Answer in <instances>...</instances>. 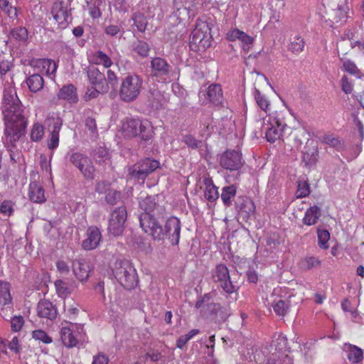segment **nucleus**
<instances>
[{
	"mask_svg": "<svg viewBox=\"0 0 364 364\" xmlns=\"http://www.w3.org/2000/svg\"><path fill=\"white\" fill-rule=\"evenodd\" d=\"M0 212L4 215L10 216L13 212V203L10 200H4L0 205Z\"/></svg>",
	"mask_w": 364,
	"mask_h": 364,
	"instance_id": "bf43d9fd",
	"label": "nucleus"
},
{
	"mask_svg": "<svg viewBox=\"0 0 364 364\" xmlns=\"http://www.w3.org/2000/svg\"><path fill=\"white\" fill-rule=\"evenodd\" d=\"M287 339L283 335H278L274 337L272 342V348H274L275 350L279 353L283 352L287 348Z\"/></svg>",
	"mask_w": 364,
	"mask_h": 364,
	"instance_id": "37998d69",
	"label": "nucleus"
},
{
	"mask_svg": "<svg viewBox=\"0 0 364 364\" xmlns=\"http://www.w3.org/2000/svg\"><path fill=\"white\" fill-rule=\"evenodd\" d=\"M44 134V128L39 124L36 123L33 124V128L31 131V139L33 141H40Z\"/></svg>",
	"mask_w": 364,
	"mask_h": 364,
	"instance_id": "864d4df0",
	"label": "nucleus"
},
{
	"mask_svg": "<svg viewBox=\"0 0 364 364\" xmlns=\"http://www.w3.org/2000/svg\"><path fill=\"white\" fill-rule=\"evenodd\" d=\"M9 38L17 41L25 43L28 39V31L25 27L13 28L10 32Z\"/></svg>",
	"mask_w": 364,
	"mask_h": 364,
	"instance_id": "ea45409f",
	"label": "nucleus"
},
{
	"mask_svg": "<svg viewBox=\"0 0 364 364\" xmlns=\"http://www.w3.org/2000/svg\"><path fill=\"white\" fill-rule=\"evenodd\" d=\"M151 75L164 80L173 75V68L167 60L161 57L153 58L150 63Z\"/></svg>",
	"mask_w": 364,
	"mask_h": 364,
	"instance_id": "4468645a",
	"label": "nucleus"
},
{
	"mask_svg": "<svg viewBox=\"0 0 364 364\" xmlns=\"http://www.w3.org/2000/svg\"><path fill=\"white\" fill-rule=\"evenodd\" d=\"M321 141L322 143L334 148L338 151H343L346 149L344 141L333 134H325L321 136Z\"/></svg>",
	"mask_w": 364,
	"mask_h": 364,
	"instance_id": "7c9ffc66",
	"label": "nucleus"
},
{
	"mask_svg": "<svg viewBox=\"0 0 364 364\" xmlns=\"http://www.w3.org/2000/svg\"><path fill=\"white\" fill-rule=\"evenodd\" d=\"M132 20L139 32L143 33L145 31L148 22L144 14L140 12H135L132 16Z\"/></svg>",
	"mask_w": 364,
	"mask_h": 364,
	"instance_id": "58836bf2",
	"label": "nucleus"
},
{
	"mask_svg": "<svg viewBox=\"0 0 364 364\" xmlns=\"http://www.w3.org/2000/svg\"><path fill=\"white\" fill-rule=\"evenodd\" d=\"M102 235L97 227H90L86 233V238L82 241V247L84 250H94L100 244Z\"/></svg>",
	"mask_w": 364,
	"mask_h": 364,
	"instance_id": "5701e85b",
	"label": "nucleus"
},
{
	"mask_svg": "<svg viewBox=\"0 0 364 364\" xmlns=\"http://www.w3.org/2000/svg\"><path fill=\"white\" fill-rule=\"evenodd\" d=\"M236 191L237 188L235 185L225 186L223 188L221 199L225 205L230 206L231 205V199L235 197Z\"/></svg>",
	"mask_w": 364,
	"mask_h": 364,
	"instance_id": "e433bc0d",
	"label": "nucleus"
},
{
	"mask_svg": "<svg viewBox=\"0 0 364 364\" xmlns=\"http://www.w3.org/2000/svg\"><path fill=\"white\" fill-rule=\"evenodd\" d=\"M50 13L61 28H66L72 20L70 10L68 9L67 4L62 1L53 2Z\"/></svg>",
	"mask_w": 364,
	"mask_h": 364,
	"instance_id": "ddd939ff",
	"label": "nucleus"
},
{
	"mask_svg": "<svg viewBox=\"0 0 364 364\" xmlns=\"http://www.w3.org/2000/svg\"><path fill=\"white\" fill-rule=\"evenodd\" d=\"M147 99L149 105L153 109H161L166 102L164 94L158 89H150L148 92Z\"/></svg>",
	"mask_w": 364,
	"mask_h": 364,
	"instance_id": "a878e982",
	"label": "nucleus"
},
{
	"mask_svg": "<svg viewBox=\"0 0 364 364\" xmlns=\"http://www.w3.org/2000/svg\"><path fill=\"white\" fill-rule=\"evenodd\" d=\"M58 97L70 103H77L78 102L77 88L73 84L63 85L58 93Z\"/></svg>",
	"mask_w": 364,
	"mask_h": 364,
	"instance_id": "393cba45",
	"label": "nucleus"
},
{
	"mask_svg": "<svg viewBox=\"0 0 364 364\" xmlns=\"http://www.w3.org/2000/svg\"><path fill=\"white\" fill-rule=\"evenodd\" d=\"M9 284L0 281V314L6 318L12 313Z\"/></svg>",
	"mask_w": 364,
	"mask_h": 364,
	"instance_id": "a211bd4d",
	"label": "nucleus"
},
{
	"mask_svg": "<svg viewBox=\"0 0 364 364\" xmlns=\"http://www.w3.org/2000/svg\"><path fill=\"white\" fill-rule=\"evenodd\" d=\"M343 349L346 353L347 358L353 364H359L362 361L363 353L361 348L346 343Z\"/></svg>",
	"mask_w": 364,
	"mask_h": 364,
	"instance_id": "bb28decb",
	"label": "nucleus"
},
{
	"mask_svg": "<svg viewBox=\"0 0 364 364\" xmlns=\"http://www.w3.org/2000/svg\"><path fill=\"white\" fill-rule=\"evenodd\" d=\"M37 314L39 317L53 320L56 318L57 310L48 300H41L37 305Z\"/></svg>",
	"mask_w": 364,
	"mask_h": 364,
	"instance_id": "b1692460",
	"label": "nucleus"
},
{
	"mask_svg": "<svg viewBox=\"0 0 364 364\" xmlns=\"http://www.w3.org/2000/svg\"><path fill=\"white\" fill-rule=\"evenodd\" d=\"M8 348L14 351L15 353H19L21 350V346L19 344L18 339L16 336H14L11 341L8 343Z\"/></svg>",
	"mask_w": 364,
	"mask_h": 364,
	"instance_id": "338daca9",
	"label": "nucleus"
},
{
	"mask_svg": "<svg viewBox=\"0 0 364 364\" xmlns=\"http://www.w3.org/2000/svg\"><path fill=\"white\" fill-rule=\"evenodd\" d=\"M213 278L226 293L232 294L237 290L236 286L230 280V272L225 265H218L213 272Z\"/></svg>",
	"mask_w": 364,
	"mask_h": 364,
	"instance_id": "f8f14e48",
	"label": "nucleus"
},
{
	"mask_svg": "<svg viewBox=\"0 0 364 364\" xmlns=\"http://www.w3.org/2000/svg\"><path fill=\"white\" fill-rule=\"evenodd\" d=\"M121 198V193L117 191H109L106 196V200L111 205L116 204Z\"/></svg>",
	"mask_w": 364,
	"mask_h": 364,
	"instance_id": "052dcab7",
	"label": "nucleus"
},
{
	"mask_svg": "<svg viewBox=\"0 0 364 364\" xmlns=\"http://www.w3.org/2000/svg\"><path fill=\"white\" fill-rule=\"evenodd\" d=\"M72 268L74 275L80 282H85L89 278L92 269L90 262L83 259L73 260Z\"/></svg>",
	"mask_w": 364,
	"mask_h": 364,
	"instance_id": "4be33fe9",
	"label": "nucleus"
},
{
	"mask_svg": "<svg viewBox=\"0 0 364 364\" xmlns=\"http://www.w3.org/2000/svg\"><path fill=\"white\" fill-rule=\"evenodd\" d=\"M60 337L63 343L68 348L77 345L82 339V328L74 323H68L60 329Z\"/></svg>",
	"mask_w": 364,
	"mask_h": 364,
	"instance_id": "9d476101",
	"label": "nucleus"
},
{
	"mask_svg": "<svg viewBox=\"0 0 364 364\" xmlns=\"http://www.w3.org/2000/svg\"><path fill=\"white\" fill-rule=\"evenodd\" d=\"M182 141L184 142L189 148L197 149L200 146L202 141L196 139L191 134H186L183 136Z\"/></svg>",
	"mask_w": 364,
	"mask_h": 364,
	"instance_id": "6e6d98bb",
	"label": "nucleus"
},
{
	"mask_svg": "<svg viewBox=\"0 0 364 364\" xmlns=\"http://www.w3.org/2000/svg\"><path fill=\"white\" fill-rule=\"evenodd\" d=\"M160 167L159 161L151 158H146L141 160L138 164L129 169V180L144 181L149 174L155 171Z\"/></svg>",
	"mask_w": 364,
	"mask_h": 364,
	"instance_id": "423d86ee",
	"label": "nucleus"
},
{
	"mask_svg": "<svg viewBox=\"0 0 364 364\" xmlns=\"http://www.w3.org/2000/svg\"><path fill=\"white\" fill-rule=\"evenodd\" d=\"M267 126L266 139L268 141L273 143L280 139L287 124L276 117H270Z\"/></svg>",
	"mask_w": 364,
	"mask_h": 364,
	"instance_id": "f3484780",
	"label": "nucleus"
},
{
	"mask_svg": "<svg viewBox=\"0 0 364 364\" xmlns=\"http://www.w3.org/2000/svg\"><path fill=\"white\" fill-rule=\"evenodd\" d=\"M157 216L148 213H141L139 217L140 226L144 232L150 235L154 240H161L165 233L161 224L157 221Z\"/></svg>",
	"mask_w": 364,
	"mask_h": 364,
	"instance_id": "6e6552de",
	"label": "nucleus"
},
{
	"mask_svg": "<svg viewBox=\"0 0 364 364\" xmlns=\"http://www.w3.org/2000/svg\"><path fill=\"white\" fill-rule=\"evenodd\" d=\"M341 89L346 94H350L353 91V85L347 76L343 75L341 80Z\"/></svg>",
	"mask_w": 364,
	"mask_h": 364,
	"instance_id": "e2e57ef3",
	"label": "nucleus"
},
{
	"mask_svg": "<svg viewBox=\"0 0 364 364\" xmlns=\"http://www.w3.org/2000/svg\"><path fill=\"white\" fill-rule=\"evenodd\" d=\"M353 43H355L354 41L350 39H342L337 46L338 53H341L343 55H346L350 48L353 49L355 48Z\"/></svg>",
	"mask_w": 364,
	"mask_h": 364,
	"instance_id": "603ef678",
	"label": "nucleus"
},
{
	"mask_svg": "<svg viewBox=\"0 0 364 364\" xmlns=\"http://www.w3.org/2000/svg\"><path fill=\"white\" fill-rule=\"evenodd\" d=\"M91 154L96 162L99 164L109 161L111 159L109 149L102 146H99L94 149Z\"/></svg>",
	"mask_w": 364,
	"mask_h": 364,
	"instance_id": "72a5a7b5",
	"label": "nucleus"
},
{
	"mask_svg": "<svg viewBox=\"0 0 364 364\" xmlns=\"http://www.w3.org/2000/svg\"><path fill=\"white\" fill-rule=\"evenodd\" d=\"M208 100L215 105L223 104V95L221 86L219 84L210 85L207 91Z\"/></svg>",
	"mask_w": 364,
	"mask_h": 364,
	"instance_id": "cd10ccee",
	"label": "nucleus"
},
{
	"mask_svg": "<svg viewBox=\"0 0 364 364\" xmlns=\"http://www.w3.org/2000/svg\"><path fill=\"white\" fill-rule=\"evenodd\" d=\"M348 11V6H347L345 1L341 3H338L336 8L333 9L330 12L329 15L332 18L333 22L345 21L347 18V12Z\"/></svg>",
	"mask_w": 364,
	"mask_h": 364,
	"instance_id": "c85d7f7f",
	"label": "nucleus"
},
{
	"mask_svg": "<svg viewBox=\"0 0 364 364\" xmlns=\"http://www.w3.org/2000/svg\"><path fill=\"white\" fill-rule=\"evenodd\" d=\"M318 245L320 248L326 250L328 248V240L330 239V233L326 230L318 229Z\"/></svg>",
	"mask_w": 364,
	"mask_h": 364,
	"instance_id": "c03bdc74",
	"label": "nucleus"
},
{
	"mask_svg": "<svg viewBox=\"0 0 364 364\" xmlns=\"http://www.w3.org/2000/svg\"><path fill=\"white\" fill-rule=\"evenodd\" d=\"M108 92H102L101 88H98L95 86H88L87 87V90L83 96V98L85 101H90L93 99H96L99 97L100 95H104L107 93Z\"/></svg>",
	"mask_w": 364,
	"mask_h": 364,
	"instance_id": "49530a36",
	"label": "nucleus"
},
{
	"mask_svg": "<svg viewBox=\"0 0 364 364\" xmlns=\"http://www.w3.org/2000/svg\"><path fill=\"white\" fill-rule=\"evenodd\" d=\"M127 218V209L124 206L114 210L109 218L108 231L112 235L117 237L122 235L125 228Z\"/></svg>",
	"mask_w": 364,
	"mask_h": 364,
	"instance_id": "1a4fd4ad",
	"label": "nucleus"
},
{
	"mask_svg": "<svg viewBox=\"0 0 364 364\" xmlns=\"http://www.w3.org/2000/svg\"><path fill=\"white\" fill-rule=\"evenodd\" d=\"M1 108L5 124L4 143L15 147L16 143L25 134L28 124L24 107L15 90L4 91Z\"/></svg>",
	"mask_w": 364,
	"mask_h": 364,
	"instance_id": "f257e3e1",
	"label": "nucleus"
},
{
	"mask_svg": "<svg viewBox=\"0 0 364 364\" xmlns=\"http://www.w3.org/2000/svg\"><path fill=\"white\" fill-rule=\"evenodd\" d=\"M107 82L108 83V85H111V87L115 90L118 85V78L117 77V75L111 70H108L107 72Z\"/></svg>",
	"mask_w": 364,
	"mask_h": 364,
	"instance_id": "680f3d73",
	"label": "nucleus"
},
{
	"mask_svg": "<svg viewBox=\"0 0 364 364\" xmlns=\"http://www.w3.org/2000/svg\"><path fill=\"white\" fill-rule=\"evenodd\" d=\"M55 287L57 294L61 298L64 299L70 294L67 283L61 279H58L55 282Z\"/></svg>",
	"mask_w": 364,
	"mask_h": 364,
	"instance_id": "de8ad7c7",
	"label": "nucleus"
},
{
	"mask_svg": "<svg viewBox=\"0 0 364 364\" xmlns=\"http://www.w3.org/2000/svg\"><path fill=\"white\" fill-rule=\"evenodd\" d=\"M32 338L45 344H49L53 342V339L48 333L41 329L35 330L32 332Z\"/></svg>",
	"mask_w": 364,
	"mask_h": 364,
	"instance_id": "8fccbe9b",
	"label": "nucleus"
},
{
	"mask_svg": "<svg viewBox=\"0 0 364 364\" xmlns=\"http://www.w3.org/2000/svg\"><path fill=\"white\" fill-rule=\"evenodd\" d=\"M113 274L119 283L127 289H134L137 284L136 269L128 261L117 260Z\"/></svg>",
	"mask_w": 364,
	"mask_h": 364,
	"instance_id": "39448f33",
	"label": "nucleus"
},
{
	"mask_svg": "<svg viewBox=\"0 0 364 364\" xmlns=\"http://www.w3.org/2000/svg\"><path fill=\"white\" fill-rule=\"evenodd\" d=\"M165 229L164 233L168 236L171 243L177 245L179 243L181 229L180 220L176 217H170L166 222Z\"/></svg>",
	"mask_w": 364,
	"mask_h": 364,
	"instance_id": "aec40b11",
	"label": "nucleus"
},
{
	"mask_svg": "<svg viewBox=\"0 0 364 364\" xmlns=\"http://www.w3.org/2000/svg\"><path fill=\"white\" fill-rule=\"evenodd\" d=\"M87 76L91 86L101 88L102 92H109V86L107 82L105 75L97 68L89 67L87 70Z\"/></svg>",
	"mask_w": 364,
	"mask_h": 364,
	"instance_id": "6ab92c4d",
	"label": "nucleus"
},
{
	"mask_svg": "<svg viewBox=\"0 0 364 364\" xmlns=\"http://www.w3.org/2000/svg\"><path fill=\"white\" fill-rule=\"evenodd\" d=\"M213 23L208 21L198 23L190 37V48L192 50L204 51L210 47L213 40L211 34Z\"/></svg>",
	"mask_w": 364,
	"mask_h": 364,
	"instance_id": "7ed1b4c3",
	"label": "nucleus"
},
{
	"mask_svg": "<svg viewBox=\"0 0 364 364\" xmlns=\"http://www.w3.org/2000/svg\"><path fill=\"white\" fill-rule=\"evenodd\" d=\"M26 82L32 92H37L43 89L44 80L43 77L39 74L31 75L26 80Z\"/></svg>",
	"mask_w": 364,
	"mask_h": 364,
	"instance_id": "473e14b6",
	"label": "nucleus"
},
{
	"mask_svg": "<svg viewBox=\"0 0 364 364\" xmlns=\"http://www.w3.org/2000/svg\"><path fill=\"white\" fill-rule=\"evenodd\" d=\"M255 98L257 102V105L265 112H267V109L269 106V100L261 94L260 91L257 89H255Z\"/></svg>",
	"mask_w": 364,
	"mask_h": 364,
	"instance_id": "3c124183",
	"label": "nucleus"
},
{
	"mask_svg": "<svg viewBox=\"0 0 364 364\" xmlns=\"http://www.w3.org/2000/svg\"><path fill=\"white\" fill-rule=\"evenodd\" d=\"M321 216V209L316 205L309 208L303 218L304 223L307 225H312L317 223Z\"/></svg>",
	"mask_w": 364,
	"mask_h": 364,
	"instance_id": "2f4dec72",
	"label": "nucleus"
},
{
	"mask_svg": "<svg viewBox=\"0 0 364 364\" xmlns=\"http://www.w3.org/2000/svg\"><path fill=\"white\" fill-rule=\"evenodd\" d=\"M352 117L353 118L354 124L358 130L360 140L362 141L364 139V126L356 114H352Z\"/></svg>",
	"mask_w": 364,
	"mask_h": 364,
	"instance_id": "0e129e2a",
	"label": "nucleus"
},
{
	"mask_svg": "<svg viewBox=\"0 0 364 364\" xmlns=\"http://www.w3.org/2000/svg\"><path fill=\"white\" fill-rule=\"evenodd\" d=\"M310 188L309 183H298V188L296 191V198H301L309 196Z\"/></svg>",
	"mask_w": 364,
	"mask_h": 364,
	"instance_id": "13d9d810",
	"label": "nucleus"
},
{
	"mask_svg": "<svg viewBox=\"0 0 364 364\" xmlns=\"http://www.w3.org/2000/svg\"><path fill=\"white\" fill-rule=\"evenodd\" d=\"M305 151L303 152V161L306 165L311 166L314 165L317 161L318 151L315 146H305Z\"/></svg>",
	"mask_w": 364,
	"mask_h": 364,
	"instance_id": "c9c22d12",
	"label": "nucleus"
},
{
	"mask_svg": "<svg viewBox=\"0 0 364 364\" xmlns=\"http://www.w3.org/2000/svg\"><path fill=\"white\" fill-rule=\"evenodd\" d=\"M143 88L142 78L135 74H129L122 80L119 91V98L124 102L136 100Z\"/></svg>",
	"mask_w": 364,
	"mask_h": 364,
	"instance_id": "20e7f679",
	"label": "nucleus"
},
{
	"mask_svg": "<svg viewBox=\"0 0 364 364\" xmlns=\"http://www.w3.org/2000/svg\"><path fill=\"white\" fill-rule=\"evenodd\" d=\"M132 50L139 56L146 58L149 55L150 46L146 42L144 41L136 40L132 43Z\"/></svg>",
	"mask_w": 364,
	"mask_h": 364,
	"instance_id": "f704fd0d",
	"label": "nucleus"
},
{
	"mask_svg": "<svg viewBox=\"0 0 364 364\" xmlns=\"http://www.w3.org/2000/svg\"><path fill=\"white\" fill-rule=\"evenodd\" d=\"M56 268L61 274H68L70 272L68 264L63 260H58L56 262Z\"/></svg>",
	"mask_w": 364,
	"mask_h": 364,
	"instance_id": "69168bd1",
	"label": "nucleus"
},
{
	"mask_svg": "<svg viewBox=\"0 0 364 364\" xmlns=\"http://www.w3.org/2000/svg\"><path fill=\"white\" fill-rule=\"evenodd\" d=\"M272 308L277 315L284 316L289 311V304L288 302L279 299L273 301Z\"/></svg>",
	"mask_w": 364,
	"mask_h": 364,
	"instance_id": "a19ab883",
	"label": "nucleus"
},
{
	"mask_svg": "<svg viewBox=\"0 0 364 364\" xmlns=\"http://www.w3.org/2000/svg\"><path fill=\"white\" fill-rule=\"evenodd\" d=\"M219 162L223 168L229 169L230 171H237L233 180L240 179L239 169L243 166L244 161L239 151L231 149L225 151L220 155Z\"/></svg>",
	"mask_w": 364,
	"mask_h": 364,
	"instance_id": "0eeeda50",
	"label": "nucleus"
},
{
	"mask_svg": "<svg viewBox=\"0 0 364 364\" xmlns=\"http://www.w3.org/2000/svg\"><path fill=\"white\" fill-rule=\"evenodd\" d=\"M24 324V319L21 316H15L11 319V326L13 331H21Z\"/></svg>",
	"mask_w": 364,
	"mask_h": 364,
	"instance_id": "4d7b16f0",
	"label": "nucleus"
},
{
	"mask_svg": "<svg viewBox=\"0 0 364 364\" xmlns=\"http://www.w3.org/2000/svg\"><path fill=\"white\" fill-rule=\"evenodd\" d=\"M320 260L315 257H306L301 260L299 267L303 270H309L320 264Z\"/></svg>",
	"mask_w": 364,
	"mask_h": 364,
	"instance_id": "79ce46f5",
	"label": "nucleus"
},
{
	"mask_svg": "<svg viewBox=\"0 0 364 364\" xmlns=\"http://www.w3.org/2000/svg\"><path fill=\"white\" fill-rule=\"evenodd\" d=\"M206 187L204 193L205 198L209 201H215L219 197L218 188L214 183H205Z\"/></svg>",
	"mask_w": 364,
	"mask_h": 364,
	"instance_id": "09e8293b",
	"label": "nucleus"
},
{
	"mask_svg": "<svg viewBox=\"0 0 364 364\" xmlns=\"http://www.w3.org/2000/svg\"><path fill=\"white\" fill-rule=\"evenodd\" d=\"M70 161L80 171L87 180L94 179L95 168L88 157L80 153L75 152L70 155Z\"/></svg>",
	"mask_w": 364,
	"mask_h": 364,
	"instance_id": "9b49d317",
	"label": "nucleus"
},
{
	"mask_svg": "<svg viewBox=\"0 0 364 364\" xmlns=\"http://www.w3.org/2000/svg\"><path fill=\"white\" fill-rule=\"evenodd\" d=\"M238 214L245 222L255 218L256 207L254 202L248 197H239L236 202Z\"/></svg>",
	"mask_w": 364,
	"mask_h": 364,
	"instance_id": "dca6fc26",
	"label": "nucleus"
},
{
	"mask_svg": "<svg viewBox=\"0 0 364 364\" xmlns=\"http://www.w3.org/2000/svg\"><path fill=\"white\" fill-rule=\"evenodd\" d=\"M341 60H343V69L344 71L348 73L350 75H353L357 77H360V71L352 60H343V58H341Z\"/></svg>",
	"mask_w": 364,
	"mask_h": 364,
	"instance_id": "a18cd8bd",
	"label": "nucleus"
},
{
	"mask_svg": "<svg viewBox=\"0 0 364 364\" xmlns=\"http://www.w3.org/2000/svg\"><path fill=\"white\" fill-rule=\"evenodd\" d=\"M109 358L105 354L99 353L93 357L92 364H108Z\"/></svg>",
	"mask_w": 364,
	"mask_h": 364,
	"instance_id": "774afa93",
	"label": "nucleus"
},
{
	"mask_svg": "<svg viewBox=\"0 0 364 364\" xmlns=\"http://www.w3.org/2000/svg\"><path fill=\"white\" fill-rule=\"evenodd\" d=\"M304 45V39L299 36H295L291 38L288 49L292 53H298L303 50Z\"/></svg>",
	"mask_w": 364,
	"mask_h": 364,
	"instance_id": "4c0bfd02",
	"label": "nucleus"
},
{
	"mask_svg": "<svg viewBox=\"0 0 364 364\" xmlns=\"http://www.w3.org/2000/svg\"><path fill=\"white\" fill-rule=\"evenodd\" d=\"M28 196L34 203H41L46 201L44 189L40 183H30Z\"/></svg>",
	"mask_w": 364,
	"mask_h": 364,
	"instance_id": "c756f323",
	"label": "nucleus"
},
{
	"mask_svg": "<svg viewBox=\"0 0 364 364\" xmlns=\"http://www.w3.org/2000/svg\"><path fill=\"white\" fill-rule=\"evenodd\" d=\"M48 126L50 129V138L48 141V147L50 149H55L58 146L59 132L63 125V119L60 117L49 118Z\"/></svg>",
	"mask_w": 364,
	"mask_h": 364,
	"instance_id": "412c9836",
	"label": "nucleus"
},
{
	"mask_svg": "<svg viewBox=\"0 0 364 364\" xmlns=\"http://www.w3.org/2000/svg\"><path fill=\"white\" fill-rule=\"evenodd\" d=\"M95 57L97 60L95 63H102L106 68H109L112 65V61L111 58L107 54H105L104 52L101 50L97 51L95 55Z\"/></svg>",
	"mask_w": 364,
	"mask_h": 364,
	"instance_id": "5fc2aeb1",
	"label": "nucleus"
},
{
	"mask_svg": "<svg viewBox=\"0 0 364 364\" xmlns=\"http://www.w3.org/2000/svg\"><path fill=\"white\" fill-rule=\"evenodd\" d=\"M122 129L125 136H139L141 138L139 144L142 147L151 143L154 134L149 122H143L139 119L134 118H126L123 121Z\"/></svg>",
	"mask_w": 364,
	"mask_h": 364,
	"instance_id": "f03ea898",
	"label": "nucleus"
},
{
	"mask_svg": "<svg viewBox=\"0 0 364 364\" xmlns=\"http://www.w3.org/2000/svg\"><path fill=\"white\" fill-rule=\"evenodd\" d=\"M158 196H147L139 200V207L144 211V213L151 214L157 216V218L164 217L166 210L163 205L156 201Z\"/></svg>",
	"mask_w": 364,
	"mask_h": 364,
	"instance_id": "2eb2a0df",
	"label": "nucleus"
}]
</instances>
